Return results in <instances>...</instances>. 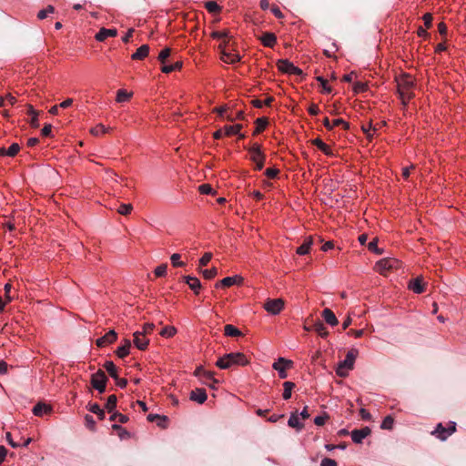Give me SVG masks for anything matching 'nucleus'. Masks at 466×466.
I'll use <instances>...</instances> for the list:
<instances>
[{"instance_id":"f257e3e1","label":"nucleus","mask_w":466,"mask_h":466,"mask_svg":"<svg viewBox=\"0 0 466 466\" xmlns=\"http://www.w3.org/2000/svg\"><path fill=\"white\" fill-rule=\"evenodd\" d=\"M248 360L247 357L241 352H232L228 354H225L223 357H220L217 362L216 366L222 370L230 369L234 365L238 366H246L248 364Z\"/></svg>"},{"instance_id":"f03ea898","label":"nucleus","mask_w":466,"mask_h":466,"mask_svg":"<svg viewBox=\"0 0 466 466\" xmlns=\"http://www.w3.org/2000/svg\"><path fill=\"white\" fill-rule=\"evenodd\" d=\"M398 91L403 104H406L408 100L412 96V86L413 80L410 76H401L397 80Z\"/></svg>"},{"instance_id":"7ed1b4c3","label":"nucleus","mask_w":466,"mask_h":466,"mask_svg":"<svg viewBox=\"0 0 466 466\" xmlns=\"http://www.w3.org/2000/svg\"><path fill=\"white\" fill-rule=\"evenodd\" d=\"M249 153V159L255 164V170H261L264 167L266 155L261 150V146L254 143L247 148Z\"/></svg>"},{"instance_id":"20e7f679","label":"nucleus","mask_w":466,"mask_h":466,"mask_svg":"<svg viewBox=\"0 0 466 466\" xmlns=\"http://www.w3.org/2000/svg\"><path fill=\"white\" fill-rule=\"evenodd\" d=\"M357 357V350H350L344 360L340 361L338 364L336 373L339 377H346L348 375L349 370L353 369L354 361Z\"/></svg>"},{"instance_id":"39448f33","label":"nucleus","mask_w":466,"mask_h":466,"mask_svg":"<svg viewBox=\"0 0 466 466\" xmlns=\"http://www.w3.org/2000/svg\"><path fill=\"white\" fill-rule=\"evenodd\" d=\"M455 431L456 423L454 421H450L448 427H444L441 423H439L435 430L431 431V434L441 441H446Z\"/></svg>"},{"instance_id":"423d86ee","label":"nucleus","mask_w":466,"mask_h":466,"mask_svg":"<svg viewBox=\"0 0 466 466\" xmlns=\"http://www.w3.org/2000/svg\"><path fill=\"white\" fill-rule=\"evenodd\" d=\"M361 130L365 136L366 147H368L376 138L378 128L372 119H365L361 122Z\"/></svg>"},{"instance_id":"0eeeda50","label":"nucleus","mask_w":466,"mask_h":466,"mask_svg":"<svg viewBox=\"0 0 466 466\" xmlns=\"http://www.w3.org/2000/svg\"><path fill=\"white\" fill-rule=\"evenodd\" d=\"M277 66L279 70L285 74L303 76V71L287 59L279 60Z\"/></svg>"},{"instance_id":"6e6552de","label":"nucleus","mask_w":466,"mask_h":466,"mask_svg":"<svg viewBox=\"0 0 466 466\" xmlns=\"http://www.w3.org/2000/svg\"><path fill=\"white\" fill-rule=\"evenodd\" d=\"M293 362L284 358H279L278 361H275L272 365L273 369L279 372L280 379H286L288 377L287 370L292 367Z\"/></svg>"},{"instance_id":"1a4fd4ad","label":"nucleus","mask_w":466,"mask_h":466,"mask_svg":"<svg viewBox=\"0 0 466 466\" xmlns=\"http://www.w3.org/2000/svg\"><path fill=\"white\" fill-rule=\"evenodd\" d=\"M284 307V300L282 299H268L264 304V309L273 314H279Z\"/></svg>"},{"instance_id":"9d476101","label":"nucleus","mask_w":466,"mask_h":466,"mask_svg":"<svg viewBox=\"0 0 466 466\" xmlns=\"http://www.w3.org/2000/svg\"><path fill=\"white\" fill-rule=\"evenodd\" d=\"M117 339V334L114 329L109 330L103 337L96 339V344L97 347H106V345L112 344Z\"/></svg>"},{"instance_id":"9b49d317","label":"nucleus","mask_w":466,"mask_h":466,"mask_svg":"<svg viewBox=\"0 0 466 466\" xmlns=\"http://www.w3.org/2000/svg\"><path fill=\"white\" fill-rule=\"evenodd\" d=\"M222 44L219 45L218 48L221 50V59L223 62L228 64H235L240 61V56L238 54H233L225 50Z\"/></svg>"},{"instance_id":"f8f14e48","label":"nucleus","mask_w":466,"mask_h":466,"mask_svg":"<svg viewBox=\"0 0 466 466\" xmlns=\"http://www.w3.org/2000/svg\"><path fill=\"white\" fill-rule=\"evenodd\" d=\"M243 279L240 276H233V277H227L224 278L222 280L217 282L215 284L216 288H229L236 284H240L242 282Z\"/></svg>"},{"instance_id":"ddd939ff","label":"nucleus","mask_w":466,"mask_h":466,"mask_svg":"<svg viewBox=\"0 0 466 466\" xmlns=\"http://www.w3.org/2000/svg\"><path fill=\"white\" fill-rule=\"evenodd\" d=\"M207 392L205 389L197 388L190 392L189 399L198 404H203L207 400Z\"/></svg>"},{"instance_id":"4468645a","label":"nucleus","mask_w":466,"mask_h":466,"mask_svg":"<svg viewBox=\"0 0 466 466\" xmlns=\"http://www.w3.org/2000/svg\"><path fill=\"white\" fill-rule=\"evenodd\" d=\"M184 281L188 285L189 289L198 295L202 288L200 280L197 277L184 276Z\"/></svg>"},{"instance_id":"2eb2a0df","label":"nucleus","mask_w":466,"mask_h":466,"mask_svg":"<svg viewBox=\"0 0 466 466\" xmlns=\"http://www.w3.org/2000/svg\"><path fill=\"white\" fill-rule=\"evenodd\" d=\"M149 343V339H147L143 332L136 331L134 333V344L135 346L140 350H145Z\"/></svg>"},{"instance_id":"dca6fc26","label":"nucleus","mask_w":466,"mask_h":466,"mask_svg":"<svg viewBox=\"0 0 466 466\" xmlns=\"http://www.w3.org/2000/svg\"><path fill=\"white\" fill-rule=\"evenodd\" d=\"M370 434V429L369 427H363L360 430H354L351 432L352 441L355 443H360L363 439Z\"/></svg>"},{"instance_id":"f3484780","label":"nucleus","mask_w":466,"mask_h":466,"mask_svg":"<svg viewBox=\"0 0 466 466\" xmlns=\"http://www.w3.org/2000/svg\"><path fill=\"white\" fill-rule=\"evenodd\" d=\"M258 39L261 41L263 46L272 48L277 43V36L275 34L270 32H264Z\"/></svg>"},{"instance_id":"a211bd4d","label":"nucleus","mask_w":466,"mask_h":466,"mask_svg":"<svg viewBox=\"0 0 466 466\" xmlns=\"http://www.w3.org/2000/svg\"><path fill=\"white\" fill-rule=\"evenodd\" d=\"M117 35V30L115 28H101L99 32L96 35V40L99 42L105 41L107 37H115Z\"/></svg>"},{"instance_id":"6ab92c4d","label":"nucleus","mask_w":466,"mask_h":466,"mask_svg":"<svg viewBox=\"0 0 466 466\" xmlns=\"http://www.w3.org/2000/svg\"><path fill=\"white\" fill-rule=\"evenodd\" d=\"M408 288L416 294H420L424 291V282L421 277L411 279L409 282Z\"/></svg>"},{"instance_id":"aec40b11","label":"nucleus","mask_w":466,"mask_h":466,"mask_svg":"<svg viewBox=\"0 0 466 466\" xmlns=\"http://www.w3.org/2000/svg\"><path fill=\"white\" fill-rule=\"evenodd\" d=\"M108 380L106 373L102 370H98L96 373L91 376L90 383L93 388L102 383H106Z\"/></svg>"},{"instance_id":"412c9836","label":"nucleus","mask_w":466,"mask_h":466,"mask_svg":"<svg viewBox=\"0 0 466 466\" xmlns=\"http://www.w3.org/2000/svg\"><path fill=\"white\" fill-rule=\"evenodd\" d=\"M400 262L395 258H382L380 259V274L386 270L398 268Z\"/></svg>"},{"instance_id":"4be33fe9","label":"nucleus","mask_w":466,"mask_h":466,"mask_svg":"<svg viewBox=\"0 0 466 466\" xmlns=\"http://www.w3.org/2000/svg\"><path fill=\"white\" fill-rule=\"evenodd\" d=\"M313 245H315V239L312 237H308L307 238H305L303 244L297 248V254H309Z\"/></svg>"},{"instance_id":"5701e85b","label":"nucleus","mask_w":466,"mask_h":466,"mask_svg":"<svg viewBox=\"0 0 466 466\" xmlns=\"http://www.w3.org/2000/svg\"><path fill=\"white\" fill-rule=\"evenodd\" d=\"M131 348V341L128 339H124V343L122 346H119L116 350V354L118 358L124 359L129 354V350Z\"/></svg>"},{"instance_id":"b1692460","label":"nucleus","mask_w":466,"mask_h":466,"mask_svg":"<svg viewBox=\"0 0 466 466\" xmlns=\"http://www.w3.org/2000/svg\"><path fill=\"white\" fill-rule=\"evenodd\" d=\"M324 320L330 326L338 325L339 321L333 311L329 309H325L321 313Z\"/></svg>"},{"instance_id":"393cba45","label":"nucleus","mask_w":466,"mask_h":466,"mask_svg":"<svg viewBox=\"0 0 466 466\" xmlns=\"http://www.w3.org/2000/svg\"><path fill=\"white\" fill-rule=\"evenodd\" d=\"M52 410V408L45 403H37L33 408V413L35 416L42 417L44 414L50 413Z\"/></svg>"},{"instance_id":"a878e982","label":"nucleus","mask_w":466,"mask_h":466,"mask_svg":"<svg viewBox=\"0 0 466 466\" xmlns=\"http://www.w3.org/2000/svg\"><path fill=\"white\" fill-rule=\"evenodd\" d=\"M149 53V46L142 45L137 51L132 55L131 58L133 60H142L147 56Z\"/></svg>"},{"instance_id":"bb28decb","label":"nucleus","mask_w":466,"mask_h":466,"mask_svg":"<svg viewBox=\"0 0 466 466\" xmlns=\"http://www.w3.org/2000/svg\"><path fill=\"white\" fill-rule=\"evenodd\" d=\"M103 367L108 372V374L111 378H113L114 380H117L118 370L113 361H111V360L106 361L104 363Z\"/></svg>"},{"instance_id":"cd10ccee","label":"nucleus","mask_w":466,"mask_h":466,"mask_svg":"<svg viewBox=\"0 0 466 466\" xmlns=\"http://www.w3.org/2000/svg\"><path fill=\"white\" fill-rule=\"evenodd\" d=\"M288 425L296 429L297 431H300L303 428V424L299 422L298 411L291 413L288 421Z\"/></svg>"},{"instance_id":"c85d7f7f","label":"nucleus","mask_w":466,"mask_h":466,"mask_svg":"<svg viewBox=\"0 0 466 466\" xmlns=\"http://www.w3.org/2000/svg\"><path fill=\"white\" fill-rule=\"evenodd\" d=\"M312 330L318 333L321 338H326L329 331L321 321H317L312 325Z\"/></svg>"},{"instance_id":"c756f323","label":"nucleus","mask_w":466,"mask_h":466,"mask_svg":"<svg viewBox=\"0 0 466 466\" xmlns=\"http://www.w3.org/2000/svg\"><path fill=\"white\" fill-rule=\"evenodd\" d=\"M255 125H256V127L253 132L254 136L258 135L259 133L264 131V129L266 128V127L268 125V120H267V118H264V117L257 118L255 121Z\"/></svg>"},{"instance_id":"7c9ffc66","label":"nucleus","mask_w":466,"mask_h":466,"mask_svg":"<svg viewBox=\"0 0 466 466\" xmlns=\"http://www.w3.org/2000/svg\"><path fill=\"white\" fill-rule=\"evenodd\" d=\"M224 333L229 337H239L242 336V332L231 324H228L224 327Z\"/></svg>"},{"instance_id":"2f4dec72","label":"nucleus","mask_w":466,"mask_h":466,"mask_svg":"<svg viewBox=\"0 0 466 466\" xmlns=\"http://www.w3.org/2000/svg\"><path fill=\"white\" fill-rule=\"evenodd\" d=\"M312 144L318 147L325 155L331 156L332 151L321 139L316 138L312 140Z\"/></svg>"},{"instance_id":"473e14b6","label":"nucleus","mask_w":466,"mask_h":466,"mask_svg":"<svg viewBox=\"0 0 466 466\" xmlns=\"http://www.w3.org/2000/svg\"><path fill=\"white\" fill-rule=\"evenodd\" d=\"M182 62L181 61H177L172 65H163L162 67H161V71L163 73H166V74H168V73H171L173 71H176V70H179L181 69L182 67Z\"/></svg>"},{"instance_id":"72a5a7b5","label":"nucleus","mask_w":466,"mask_h":466,"mask_svg":"<svg viewBox=\"0 0 466 466\" xmlns=\"http://www.w3.org/2000/svg\"><path fill=\"white\" fill-rule=\"evenodd\" d=\"M242 128V125L237 124L234 126H225L224 127V134L228 137L237 135Z\"/></svg>"},{"instance_id":"f704fd0d","label":"nucleus","mask_w":466,"mask_h":466,"mask_svg":"<svg viewBox=\"0 0 466 466\" xmlns=\"http://www.w3.org/2000/svg\"><path fill=\"white\" fill-rule=\"evenodd\" d=\"M198 272L202 274V276L206 279H214L217 275H218V269L217 268L213 267L209 269H202V268H198Z\"/></svg>"},{"instance_id":"c9c22d12","label":"nucleus","mask_w":466,"mask_h":466,"mask_svg":"<svg viewBox=\"0 0 466 466\" xmlns=\"http://www.w3.org/2000/svg\"><path fill=\"white\" fill-rule=\"evenodd\" d=\"M295 383L291 381H285L283 383L284 391H283V399L289 400L291 397L292 390L295 388Z\"/></svg>"},{"instance_id":"e433bc0d","label":"nucleus","mask_w":466,"mask_h":466,"mask_svg":"<svg viewBox=\"0 0 466 466\" xmlns=\"http://www.w3.org/2000/svg\"><path fill=\"white\" fill-rule=\"evenodd\" d=\"M132 96V93H128L125 89H119L116 93V102L123 103L127 101Z\"/></svg>"},{"instance_id":"4c0bfd02","label":"nucleus","mask_w":466,"mask_h":466,"mask_svg":"<svg viewBox=\"0 0 466 466\" xmlns=\"http://www.w3.org/2000/svg\"><path fill=\"white\" fill-rule=\"evenodd\" d=\"M206 9L211 14L219 13L221 7L214 1H208L205 3Z\"/></svg>"},{"instance_id":"58836bf2","label":"nucleus","mask_w":466,"mask_h":466,"mask_svg":"<svg viewBox=\"0 0 466 466\" xmlns=\"http://www.w3.org/2000/svg\"><path fill=\"white\" fill-rule=\"evenodd\" d=\"M228 34H229L228 31H223V32L214 31V32H212L211 36L216 39H224V42L221 44L224 46H226L228 44V41L226 39L228 37Z\"/></svg>"},{"instance_id":"ea45409f","label":"nucleus","mask_w":466,"mask_h":466,"mask_svg":"<svg viewBox=\"0 0 466 466\" xmlns=\"http://www.w3.org/2000/svg\"><path fill=\"white\" fill-rule=\"evenodd\" d=\"M89 410L98 416L100 420L105 419V411L100 408L97 403L90 404Z\"/></svg>"},{"instance_id":"a19ab883","label":"nucleus","mask_w":466,"mask_h":466,"mask_svg":"<svg viewBox=\"0 0 466 466\" xmlns=\"http://www.w3.org/2000/svg\"><path fill=\"white\" fill-rule=\"evenodd\" d=\"M116 395H110L107 398V401L106 403V409L108 410V412H112L115 408L116 407Z\"/></svg>"},{"instance_id":"79ce46f5","label":"nucleus","mask_w":466,"mask_h":466,"mask_svg":"<svg viewBox=\"0 0 466 466\" xmlns=\"http://www.w3.org/2000/svg\"><path fill=\"white\" fill-rule=\"evenodd\" d=\"M194 375L202 379H212V372L205 370L202 367H198L195 370Z\"/></svg>"},{"instance_id":"37998d69","label":"nucleus","mask_w":466,"mask_h":466,"mask_svg":"<svg viewBox=\"0 0 466 466\" xmlns=\"http://www.w3.org/2000/svg\"><path fill=\"white\" fill-rule=\"evenodd\" d=\"M117 212L121 215L127 216L131 213L133 210V206L131 204H120L117 208Z\"/></svg>"},{"instance_id":"c03bdc74","label":"nucleus","mask_w":466,"mask_h":466,"mask_svg":"<svg viewBox=\"0 0 466 466\" xmlns=\"http://www.w3.org/2000/svg\"><path fill=\"white\" fill-rule=\"evenodd\" d=\"M112 429L114 431H116L117 433H118V436L121 438V439H127V438H129L130 436V433L123 427H121L120 425H117V424H114L112 426Z\"/></svg>"},{"instance_id":"a18cd8bd","label":"nucleus","mask_w":466,"mask_h":466,"mask_svg":"<svg viewBox=\"0 0 466 466\" xmlns=\"http://www.w3.org/2000/svg\"><path fill=\"white\" fill-rule=\"evenodd\" d=\"M55 11V8L53 5H48L46 8L40 10L37 14L38 19H45L47 17L49 14H53Z\"/></svg>"},{"instance_id":"49530a36","label":"nucleus","mask_w":466,"mask_h":466,"mask_svg":"<svg viewBox=\"0 0 466 466\" xmlns=\"http://www.w3.org/2000/svg\"><path fill=\"white\" fill-rule=\"evenodd\" d=\"M110 420H117L120 423H127L128 421V417L118 412H115L110 416Z\"/></svg>"},{"instance_id":"de8ad7c7","label":"nucleus","mask_w":466,"mask_h":466,"mask_svg":"<svg viewBox=\"0 0 466 466\" xmlns=\"http://www.w3.org/2000/svg\"><path fill=\"white\" fill-rule=\"evenodd\" d=\"M378 243H379V237L377 236V237L373 238L372 240L368 244L369 250L375 254H379Z\"/></svg>"},{"instance_id":"09e8293b","label":"nucleus","mask_w":466,"mask_h":466,"mask_svg":"<svg viewBox=\"0 0 466 466\" xmlns=\"http://www.w3.org/2000/svg\"><path fill=\"white\" fill-rule=\"evenodd\" d=\"M180 257L181 256L178 253H174L170 257L171 264L173 267H184L186 265L185 262L179 260Z\"/></svg>"},{"instance_id":"8fccbe9b","label":"nucleus","mask_w":466,"mask_h":466,"mask_svg":"<svg viewBox=\"0 0 466 466\" xmlns=\"http://www.w3.org/2000/svg\"><path fill=\"white\" fill-rule=\"evenodd\" d=\"M176 331L174 327H166L161 330L160 335L166 338H171L176 334Z\"/></svg>"},{"instance_id":"3c124183","label":"nucleus","mask_w":466,"mask_h":466,"mask_svg":"<svg viewBox=\"0 0 466 466\" xmlns=\"http://www.w3.org/2000/svg\"><path fill=\"white\" fill-rule=\"evenodd\" d=\"M20 150V146L17 143H13L7 149L6 156L15 157Z\"/></svg>"},{"instance_id":"603ef678","label":"nucleus","mask_w":466,"mask_h":466,"mask_svg":"<svg viewBox=\"0 0 466 466\" xmlns=\"http://www.w3.org/2000/svg\"><path fill=\"white\" fill-rule=\"evenodd\" d=\"M171 49L167 47L164 48L158 55V60L161 62L162 65L165 64L167 58L170 56Z\"/></svg>"},{"instance_id":"864d4df0","label":"nucleus","mask_w":466,"mask_h":466,"mask_svg":"<svg viewBox=\"0 0 466 466\" xmlns=\"http://www.w3.org/2000/svg\"><path fill=\"white\" fill-rule=\"evenodd\" d=\"M212 258V254L209 252L205 253L202 258L199 259V267L198 268H202V267H205L208 264V262Z\"/></svg>"},{"instance_id":"5fc2aeb1","label":"nucleus","mask_w":466,"mask_h":466,"mask_svg":"<svg viewBox=\"0 0 466 466\" xmlns=\"http://www.w3.org/2000/svg\"><path fill=\"white\" fill-rule=\"evenodd\" d=\"M393 423V418L391 416H387L380 424V428L390 430L392 428Z\"/></svg>"},{"instance_id":"6e6d98bb","label":"nucleus","mask_w":466,"mask_h":466,"mask_svg":"<svg viewBox=\"0 0 466 466\" xmlns=\"http://www.w3.org/2000/svg\"><path fill=\"white\" fill-rule=\"evenodd\" d=\"M167 264H161L155 269L156 277H164L167 274Z\"/></svg>"},{"instance_id":"4d7b16f0","label":"nucleus","mask_w":466,"mask_h":466,"mask_svg":"<svg viewBox=\"0 0 466 466\" xmlns=\"http://www.w3.org/2000/svg\"><path fill=\"white\" fill-rule=\"evenodd\" d=\"M317 81L320 83L321 86H322V89H323V92L325 93H330L331 92V87L328 85V81L322 77V76H318L317 78Z\"/></svg>"},{"instance_id":"13d9d810","label":"nucleus","mask_w":466,"mask_h":466,"mask_svg":"<svg viewBox=\"0 0 466 466\" xmlns=\"http://www.w3.org/2000/svg\"><path fill=\"white\" fill-rule=\"evenodd\" d=\"M332 126L334 127H339L341 126L343 129L347 130L350 128V124L343 120L342 118H337L332 121Z\"/></svg>"},{"instance_id":"bf43d9fd","label":"nucleus","mask_w":466,"mask_h":466,"mask_svg":"<svg viewBox=\"0 0 466 466\" xmlns=\"http://www.w3.org/2000/svg\"><path fill=\"white\" fill-rule=\"evenodd\" d=\"M107 131V128L102 124L97 125L94 128H92L91 133L95 136H99L101 134H105Z\"/></svg>"},{"instance_id":"052dcab7","label":"nucleus","mask_w":466,"mask_h":466,"mask_svg":"<svg viewBox=\"0 0 466 466\" xmlns=\"http://www.w3.org/2000/svg\"><path fill=\"white\" fill-rule=\"evenodd\" d=\"M157 420H161V421L167 420L166 416H160L158 414H149L147 416V420L150 422H155Z\"/></svg>"},{"instance_id":"680f3d73","label":"nucleus","mask_w":466,"mask_h":466,"mask_svg":"<svg viewBox=\"0 0 466 466\" xmlns=\"http://www.w3.org/2000/svg\"><path fill=\"white\" fill-rule=\"evenodd\" d=\"M279 173V170L277 168H267L265 171V175L269 178H275Z\"/></svg>"},{"instance_id":"e2e57ef3","label":"nucleus","mask_w":466,"mask_h":466,"mask_svg":"<svg viewBox=\"0 0 466 466\" xmlns=\"http://www.w3.org/2000/svg\"><path fill=\"white\" fill-rule=\"evenodd\" d=\"M52 133V125L51 124H46L44 127L41 130V134L44 137H50Z\"/></svg>"},{"instance_id":"0e129e2a","label":"nucleus","mask_w":466,"mask_h":466,"mask_svg":"<svg viewBox=\"0 0 466 466\" xmlns=\"http://www.w3.org/2000/svg\"><path fill=\"white\" fill-rule=\"evenodd\" d=\"M328 418H329V416L327 414H325L323 416H318L315 418L314 423L318 426H322L325 424Z\"/></svg>"},{"instance_id":"69168bd1","label":"nucleus","mask_w":466,"mask_h":466,"mask_svg":"<svg viewBox=\"0 0 466 466\" xmlns=\"http://www.w3.org/2000/svg\"><path fill=\"white\" fill-rule=\"evenodd\" d=\"M155 328V325L153 323H147L143 326V330L141 332L144 333V336L146 337L147 334H149L153 331Z\"/></svg>"},{"instance_id":"338daca9","label":"nucleus","mask_w":466,"mask_h":466,"mask_svg":"<svg viewBox=\"0 0 466 466\" xmlns=\"http://www.w3.org/2000/svg\"><path fill=\"white\" fill-rule=\"evenodd\" d=\"M367 90V84H364V83H361V82H358L354 85V91L359 93V92H364Z\"/></svg>"},{"instance_id":"774afa93","label":"nucleus","mask_w":466,"mask_h":466,"mask_svg":"<svg viewBox=\"0 0 466 466\" xmlns=\"http://www.w3.org/2000/svg\"><path fill=\"white\" fill-rule=\"evenodd\" d=\"M320 466H337L335 460L325 458L321 461Z\"/></svg>"}]
</instances>
